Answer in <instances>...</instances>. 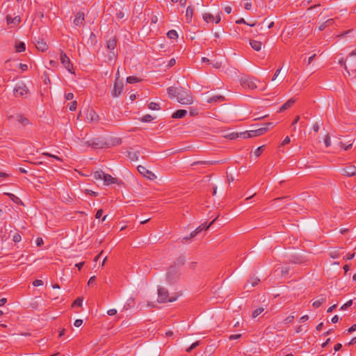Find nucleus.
<instances>
[{
	"label": "nucleus",
	"mask_w": 356,
	"mask_h": 356,
	"mask_svg": "<svg viewBox=\"0 0 356 356\" xmlns=\"http://www.w3.org/2000/svg\"><path fill=\"white\" fill-rule=\"evenodd\" d=\"M176 63V60L175 58H172L170 60L169 63H168V67H171L172 66H174Z\"/></svg>",
	"instance_id": "obj_61"
},
{
	"label": "nucleus",
	"mask_w": 356,
	"mask_h": 356,
	"mask_svg": "<svg viewBox=\"0 0 356 356\" xmlns=\"http://www.w3.org/2000/svg\"><path fill=\"white\" fill-rule=\"evenodd\" d=\"M13 240L15 243H18L22 240L21 235L19 233H16L13 238Z\"/></svg>",
	"instance_id": "obj_43"
},
{
	"label": "nucleus",
	"mask_w": 356,
	"mask_h": 356,
	"mask_svg": "<svg viewBox=\"0 0 356 356\" xmlns=\"http://www.w3.org/2000/svg\"><path fill=\"white\" fill-rule=\"evenodd\" d=\"M342 175L347 177H353L356 175V167L353 165L346 166L342 169Z\"/></svg>",
	"instance_id": "obj_11"
},
{
	"label": "nucleus",
	"mask_w": 356,
	"mask_h": 356,
	"mask_svg": "<svg viewBox=\"0 0 356 356\" xmlns=\"http://www.w3.org/2000/svg\"><path fill=\"white\" fill-rule=\"evenodd\" d=\"M334 19H327L325 22L322 23L319 26H318V30L319 31H323L325 29V28L332 25L334 24Z\"/></svg>",
	"instance_id": "obj_22"
},
{
	"label": "nucleus",
	"mask_w": 356,
	"mask_h": 356,
	"mask_svg": "<svg viewBox=\"0 0 356 356\" xmlns=\"http://www.w3.org/2000/svg\"><path fill=\"white\" fill-rule=\"evenodd\" d=\"M8 195L9 196V197L10 198V200L14 202L16 204H19V203H22V201L21 200L17 197L16 195H15L14 194H12V193H8Z\"/></svg>",
	"instance_id": "obj_32"
},
{
	"label": "nucleus",
	"mask_w": 356,
	"mask_h": 356,
	"mask_svg": "<svg viewBox=\"0 0 356 356\" xmlns=\"http://www.w3.org/2000/svg\"><path fill=\"white\" fill-rule=\"evenodd\" d=\"M140 156L138 151H128L127 157L132 161H137Z\"/></svg>",
	"instance_id": "obj_20"
},
{
	"label": "nucleus",
	"mask_w": 356,
	"mask_h": 356,
	"mask_svg": "<svg viewBox=\"0 0 356 356\" xmlns=\"http://www.w3.org/2000/svg\"><path fill=\"white\" fill-rule=\"evenodd\" d=\"M203 19L206 22H209L214 19V16L210 13H204L203 15Z\"/></svg>",
	"instance_id": "obj_33"
},
{
	"label": "nucleus",
	"mask_w": 356,
	"mask_h": 356,
	"mask_svg": "<svg viewBox=\"0 0 356 356\" xmlns=\"http://www.w3.org/2000/svg\"><path fill=\"white\" fill-rule=\"evenodd\" d=\"M239 136H240V137H242V138H251L250 131H245V132H241V133H240V134H239Z\"/></svg>",
	"instance_id": "obj_42"
},
{
	"label": "nucleus",
	"mask_w": 356,
	"mask_h": 356,
	"mask_svg": "<svg viewBox=\"0 0 356 356\" xmlns=\"http://www.w3.org/2000/svg\"><path fill=\"white\" fill-rule=\"evenodd\" d=\"M16 120L23 126H27L31 124L30 120L22 114H19L16 116Z\"/></svg>",
	"instance_id": "obj_15"
},
{
	"label": "nucleus",
	"mask_w": 356,
	"mask_h": 356,
	"mask_svg": "<svg viewBox=\"0 0 356 356\" xmlns=\"http://www.w3.org/2000/svg\"><path fill=\"white\" fill-rule=\"evenodd\" d=\"M238 137H240V136H239V134H238V133H232L228 135V138L231 140L236 139Z\"/></svg>",
	"instance_id": "obj_48"
},
{
	"label": "nucleus",
	"mask_w": 356,
	"mask_h": 356,
	"mask_svg": "<svg viewBox=\"0 0 356 356\" xmlns=\"http://www.w3.org/2000/svg\"><path fill=\"white\" fill-rule=\"evenodd\" d=\"M187 113V111L184 109H179L176 111L172 115V118L175 119H179L184 118Z\"/></svg>",
	"instance_id": "obj_19"
},
{
	"label": "nucleus",
	"mask_w": 356,
	"mask_h": 356,
	"mask_svg": "<svg viewBox=\"0 0 356 356\" xmlns=\"http://www.w3.org/2000/svg\"><path fill=\"white\" fill-rule=\"evenodd\" d=\"M84 16L85 15L83 12H78L74 19V24L77 26H79L81 24H83L85 19Z\"/></svg>",
	"instance_id": "obj_12"
},
{
	"label": "nucleus",
	"mask_w": 356,
	"mask_h": 356,
	"mask_svg": "<svg viewBox=\"0 0 356 356\" xmlns=\"http://www.w3.org/2000/svg\"><path fill=\"white\" fill-rule=\"evenodd\" d=\"M241 85L245 88H250L254 90L257 88V85L254 79L250 76H243L241 80Z\"/></svg>",
	"instance_id": "obj_7"
},
{
	"label": "nucleus",
	"mask_w": 356,
	"mask_h": 356,
	"mask_svg": "<svg viewBox=\"0 0 356 356\" xmlns=\"http://www.w3.org/2000/svg\"><path fill=\"white\" fill-rule=\"evenodd\" d=\"M189 113L191 116H195L197 115L198 111L195 108H190Z\"/></svg>",
	"instance_id": "obj_51"
},
{
	"label": "nucleus",
	"mask_w": 356,
	"mask_h": 356,
	"mask_svg": "<svg viewBox=\"0 0 356 356\" xmlns=\"http://www.w3.org/2000/svg\"><path fill=\"white\" fill-rule=\"evenodd\" d=\"M154 119V117H152L151 115L149 114H147V115H145L142 119H141V121L143 122H150L151 121H152Z\"/></svg>",
	"instance_id": "obj_34"
},
{
	"label": "nucleus",
	"mask_w": 356,
	"mask_h": 356,
	"mask_svg": "<svg viewBox=\"0 0 356 356\" xmlns=\"http://www.w3.org/2000/svg\"><path fill=\"white\" fill-rule=\"evenodd\" d=\"M36 48L44 52L47 49H48V47L46 44V42H44L43 40H41V41H38L36 44Z\"/></svg>",
	"instance_id": "obj_24"
},
{
	"label": "nucleus",
	"mask_w": 356,
	"mask_h": 356,
	"mask_svg": "<svg viewBox=\"0 0 356 356\" xmlns=\"http://www.w3.org/2000/svg\"><path fill=\"white\" fill-rule=\"evenodd\" d=\"M117 313V310L115 309H109L108 312H107V314L109 316H113L115 314H116Z\"/></svg>",
	"instance_id": "obj_62"
},
{
	"label": "nucleus",
	"mask_w": 356,
	"mask_h": 356,
	"mask_svg": "<svg viewBox=\"0 0 356 356\" xmlns=\"http://www.w3.org/2000/svg\"><path fill=\"white\" fill-rule=\"evenodd\" d=\"M264 309L263 307H259L254 309L252 312V317L256 318L259 314H261L264 312Z\"/></svg>",
	"instance_id": "obj_35"
},
{
	"label": "nucleus",
	"mask_w": 356,
	"mask_h": 356,
	"mask_svg": "<svg viewBox=\"0 0 356 356\" xmlns=\"http://www.w3.org/2000/svg\"><path fill=\"white\" fill-rule=\"evenodd\" d=\"M324 143H325V146L327 147H330L331 145V140H330V138L328 135H327L325 138V140H324Z\"/></svg>",
	"instance_id": "obj_46"
},
{
	"label": "nucleus",
	"mask_w": 356,
	"mask_h": 356,
	"mask_svg": "<svg viewBox=\"0 0 356 356\" xmlns=\"http://www.w3.org/2000/svg\"><path fill=\"white\" fill-rule=\"evenodd\" d=\"M60 60L63 66L71 74H74L73 65L71 63L69 57L66 55V54L60 50Z\"/></svg>",
	"instance_id": "obj_6"
},
{
	"label": "nucleus",
	"mask_w": 356,
	"mask_h": 356,
	"mask_svg": "<svg viewBox=\"0 0 356 356\" xmlns=\"http://www.w3.org/2000/svg\"><path fill=\"white\" fill-rule=\"evenodd\" d=\"M295 102L296 101L294 99H293V98L289 99L286 103H284L280 108V110L278 111V112L281 113V112H284V111L287 110L288 108H289L294 104Z\"/></svg>",
	"instance_id": "obj_16"
},
{
	"label": "nucleus",
	"mask_w": 356,
	"mask_h": 356,
	"mask_svg": "<svg viewBox=\"0 0 356 356\" xmlns=\"http://www.w3.org/2000/svg\"><path fill=\"white\" fill-rule=\"evenodd\" d=\"M225 100V98L224 96L218 95H214V96L210 97L209 99H208L207 102L211 104V103H214V102H222Z\"/></svg>",
	"instance_id": "obj_18"
},
{
	"label": "nucleus",
	"mask_w": 356,
	"mask_h": 356,
	"mask_svg": "<svg viewBox=\"0 0 356 356\" xmlns=\"http://www.w3.org/2000/svg\"><path fill=\"white\" fill-rule=\"evenodd\" d=\"M104 174L105 173L100 170L95 172L93 174V177L95 179H103Z\"/></svg>",
	"instance_id": "obj_31"
},
{
	"label": "nucleus",
	"mask_w": 356,
	"mask_h": 356,
	"mask_svg": "<svg viewBox=\"0 0 356 356\" xmlns=\"http://www.w3.org/2000/svg\"><path fill=\"white\" fill-rule=\"evenodd\" d=\"M308 319H309V316H308L307 315H304V316H302L299 319V322H300V323H304V322L307 321Z\"/></svg>",
	"instance_id": "obj_59"
},
{
	"label": "nucleus",
	"mask_w": 356,
	"mask_h": 356,
	"mask_svg": "<svg viewBox=\"0 0 356 356\" xmlns=\"http://www.w3.org/2000/svg\"><path fill=\"white\" fill-rule=\"evenodd\" d=\"M102 213H103V210L102 209H99L97 211L96 213V215H95V218H101V216H102Z\"/></svg>",
	"instance_id": "obj_63"
},
{
	"label": "nucleus",
	"mask_w": 356,
	"mask_h": 356,
	"mask_svg": "<svg viewBox=\"0 0 356 356\" xmlns=\"http://www.w3.org/2000/svg\"><path fill=\"white\" fill-rule=\"evenodd\" d=\"M353 304V300H348L346 303H345L344 305H343L341 307V310H345L348 307H350Z\"/></svg>",
	"instance_id": "obj_41"
},
{
	"label": "nucleus",
	"mask_w": 356,
	"mask_h": 356,
	"mask_svg": "<svg viewBox=\"0 0 356 356\" xmlns=\"http://www.w3.org/2000/svg\"><path fill=\"white\" fill-rule=\"evenodd\" d=\"M33 285L34 286H40L43 285V282L41 280H35L33 282Z\"/></svg>",
	"instance_id": "obj_47"
},
{
	"label": "nucleus",
	"mask_w": 356,
	"mask_h": 356,
	"mask_svg": "<svg viewBox=\"0 0 356 356\" xmlns=\"http://www.w3.org/2000/svg\"><path fill=\"white\" fill-rule=\"evenodd\" d=\"M200 342L199 341H196L193 343H192L190 347H188L187 349H186V351L188 353H190L191 351H192L193 349H195L198 345H199Z\"/></svg>",
	"instance_id": "obj_40"
},
{
	"label": "nucleus",
	"mask_w": 356,
	"mask_h": 356,
	"mask_svg": "<svg viewBox=\"0 0 356 356\" xmlns=\"http://www.w3.org/2000/svg\"><path fill=\"white\" fill-rule=\"evenodd\" d=\"M140 81V79L139 78L134 76H130L127 78V82L130 84L138 83Z\"/></svg>",
	"instance_id": "obj_30"
},
{
	"label": "nucleus",
	"mask_w": 356,
	"mask_h": 356,
	"mask_svg": "<svg viewBox=\"0 0 356 356\" xmlns=\"http://www.w3.org/2000/svg\"><path fill=\"white\" fill-rule=\"evenodd\" d=\"M185 262H186L185 256L184 255H180L177 259L176 261L175 262V264L173 265H176L179 268V266L184 265Z\"/></svg>",
	"instance_id": "obj_26"
},
{
	"label": "nucleus",
	"mask_w": 356,
	"mask_h": 356,
	"mask_svg": "<svg viewBox=\"0 0 356 356\" xmlns=\"http://www.w3.org/2000/svg\"><path fill=\"white\" fill-rule=\"evenodd\" d=\"M181 273L179 268L176 265H171L166 274V281L170 284H173L179 280Z\"/></svg>",
	"instance_id": "obj_2"
},
{
	"label": "nucleus",
	"mask_w": 356,
	"mask_h": 356,
	"mask_svg": "<svg viewBox=\"0 0 356 356\" xmlns=\"http://www.w3.org/2000/svg\"><path fill=\"white\" fill-rule=\"evenodd\" d=\"M104 182L105 185H110L111 184H118V179L113 177L111 175L108 174H104L103 177Z\"/></svg>",
	"instance_id": "obj_14"
},
{
	"label": "nucleus",
	"mask_w": 356,
	"mask_h": 356,
	"mask_svg": "<svg viewBox=\"0 0 356 356\" xmlns=\"http://www.w3.org/2000/svg\"><path fill=\"white\" fill-rule=\"evenodd\" d=\"M96 280V277L95 276H92L90 278L88 282V286H92L93 284V283L95 282Z\"/></svg>",
	"instance_id": "obj_57"
},
{
	"label": "nucleus",
	"mask_w": 356,
	"mask_h": 356,
	"mask_svg": "<svg viewBox=\"0 0 356 356\" xmlns=\"http://www.w3.org/2000/svg\"><path fill=\"white\" fill-rule=\"evenodd\" d=\"M26 49L25 43L23 42H19V43L15 44V50L17 52H22Z\"/></svg>",
	"instance_id": "obj_27"
},
{
	"label": "nucleus",
	"mask_w": 356,
	"mask_h": 356,
	"mask_svg": "<svg viewBox=\"0 0 356 356\" xmlns=\"http://www.w3.org/2000/svg\"><path fill=\"white\" fill-rule=\"evenodd\" d=\"M74 98V94L72 92H68L65 94V99L67 100H71Z\"/></svg>",
	"instance_id": "obj_56"
},
{
	"label": "nucleus",
	"mask_w": 356,
	"mask_h": 356,
	"mask_svg": "<svg viewBox=\"0 0 356 356\" xmlns=\"http://www.w3.org/2000/svg\"><path fill=\"white\" fill-rule=\"evenodd\" d=\"M137 169L141 175L150 180H154L156 178V176L152 172L147 170L145 166L138 165Z\"/></svg>",
	"instance_id": "obj_10"
},
{
	"label": "nucleus",
	"mask_w": 356,
	"mask_h": 356,
	"mask_svg": "<svg viewBox=\"0 0 356 356\" xmlns=\"http://www.w3.org/2000/svg\"><path fill=\"white\" fill-rule=\"evenodd\" d=\"M355 330H356V324H353L346 331L348 333H351Z\"/></svg>",
	"instance_id": "obj_52"
},
{
	"label": "nucleus",
	"mask_w": 356,
	"mask_h": 356,
	"mask_svg": "<svg viewBox=\"0 0 356 356\" xmlns=\"http://www.w3.org/2000/svg\"><path fill=\"white\" fill-rule=\"evenodd\" d=\"M88 147L93 149H103L110 147V143L102 138H95L86 142Z\"/></svg>",
	"instance_id": "obj_3"
},
{
	"label": "nucleus",
	"mask_w": 356,
	"mask_h": 356,
	"mask_svg": "<svg viewBox=\"0 0 356 356\" xmlns=\"http://www.w3.org/2000/svg\"><path fill=\"white\" fill-rule=\"evenodd\" d=\"M99 118L97 113L93 110L90 109L88 111L86 119L88 122L97 121Z\"/></svg>",
	"instance_id": "obj_13"
},
{
	"label": "nucleus",
	"mask_w": 356,
	"mask_h": 356,
	"mask_svg": "<svg viewBox=\"0 0 356 356\" xmlns=\"http://www.w3.org/2000/svg\"><path fill=\"white\" fill-rule=\"evenodd\" d=\"M341 348H342L341 343H337L334 347V350L337 352V351L340 350Z\"/></svg>",
	"instance_id": "obj_64"
},
{
	"label": "nucleus",
	"mask_w": 356,
	"mask_h": 356,
	"mask_svg": "<svg viewBox=\"0 0 356 356\" xmlns=\"http://www.w3.org/2000/svg\"><path fill=\"white\" fill-rule=\"evenodd\" d=\"M236 23L238 24H247L250 26H254L256 25V22H253V23H248L245 21V19L243 18H241L238 20L236 21Z\"/></svg>",
	"instance_id": "obj_36"
},
{
	"label": "nucleus",
	"mask_w": 356,
	"mask_h": 356,
	"mask_svg": "<svg viewBox=\"0 0 356 356\" xmlns=\"http://www.w3.org/2000/svg\"><path fill=\"white\" fill-rule=\"evenodd\" d=\"M83 323V320L81 319H76L75 321H74V326L76 327H80Z\"/></svg>",
	"instance_id": "obj_55"
},
{
	"label": "nucleus",
	"mask_w": 356,
	"mask_h": 356,
	"mask_svg": "<svg viewBox=\"0 0 356 356\" xmlns=\"http://www.w3.org/2000/svg\"><path fill=\"white\" fill-rule=\"evenodd\" d=\"M83 298H80L79 297L78 298H76L73 304H72V306H76V307H81L82 306V302H83Z\"/></svg>",
	"instance_id": "obj_38"
},
{
	"label": "nucleus",
	"mask_w": 356,
	"mask_h": 356,
	"mask_svg": "<svg viewBox=\"0 0 356 356\" xmlns=\"http://www.w3.org/2000/svg\"><path fill=\"white\" fill-rule=\"evenodd\" d=\"M124 14L122 11H119L117 14H116V17L118 19H121L124 17Z\"/></svg>",
	"instance_id": "obj_60"
},
{
	"label": "nucleus",
	"mask_w": 356,
	"mask_h": 356,
	"mask_svg": "<svg viewBox=\"0 0 356 356\" xmlns=\"http://www.w3.org/2000/svg\"><path fill=\"white\" fill-rule=\"evenodd\" d=\"M294 319V316L293 315H290V316H288L284 320V323L285 324H288V323H291Z\"/></svg>",
	"instance_id": "obj_44"
},
{
	"label": "nucleus",
	"mask_w": 356,
	"mask_h": 356,
	"mask_svg": "<svg viewBox=\"0 0 356 356\" xmlns=\"http://www.w3.org/2000/svg\"><path fill=\"white\" fill-rule=\"evenodd\" d=\"M249 282H251V284L252 286H255L258 284V283L260 282V280L257 277H250V280Z\"/></svg>",
	"instance_id": "obj_39"
},
{
	"label": "nucleus",
	"mask_w": 356,
	"mask_h": 356,
	"mask_svg": "<svg viewBox=\"0 0 356 356\" xmlns=\"http://www.w3.org/2000/svg\"><path fill=\"white\" fill-rule=\"evenodd\" d=\"M241 337V334H232L229 337V340H235V339H240Z\"/></svg>",
	"instance_id": "obj_50"
},
{
	"label": "nucleus",
	"mask_w": 356,
	"mask_h": 356,
	"mask_svg": "<svg viewBox=\"0 0 356 356\" xmlns=\"http://www.w3.org/2000/svg\"><path fill=\"white\" fill-rule=\"evenodd\" d=\"M339 63H340V65H341V66H344V69H345V70H346V71L347 72V73L350 75V72L348 71V68H347V67H346V63H345V62L343 60V59H341V60H339Z\"/></svg>",
	"instance_id": "obj_54"
},
{
	"label": "nucleus",
	"mask_w": 356,
	"mask_h": 356,
	"mask_svg": "<svg viewBox=\"0 0 356 356\" xmlns=\"http://www.w3.org/2000/svg\"><path fill=\"white\" fill-rule=\"evenodd\" d=\"M76 106H77L76 102L74 101L71 103L69 108L70 111H74L76 109Z\"/></svg>",
	"instance_id": "obj_49"
},
{
	"label": "nucleus",
	"mask_w": 356,
	"mask_h": 356,
	"mask_svg": "<svg viewBox=\"0 0 356 356\" xmlns=\"http://www.w3.org/2000/svg\"><path fill=\"white\" fill-rule=\"evenodd\" d=\"M116 44H117V40H116L115 37H113L112 38H110L107 41L106 47L110 51H114V49L116 47Z\"/></svg>",
	"instance_id": "obj_17"
},
{
	"label": "nucleus",
	"mask_w": 356,
	"mask_h": 356,
	"mask_svg": "<svg viewBox=\"0 0 356 356\" xmlns=\"http://www.w3.org/2000/svg\"><path fill=\"white\" fill-rule=\"evenodd\" d=\"M167 91L170 98L176 97L177 102L181 104L188 105L193 103L191 92L185 88L171 86L168 88Z\"/></svg>",
	"instance_id": "obj_1"
},
{
	"label": "nucleus",
	"mask_w": 356,
	"mask_h": 356,
	"mask_svg": "<svg viewBox=\"0 0 356 356\" xmlns=\"http://www.w3.org/2000/svg\"><path fill=\"white\" fill-rule=\"evenodd\" d=\"M193 14V8L191 6H188L186 8V17L187 22H190L191 21L192 17Z\"/></svg>",
	"instance_id": "obj_25"
},
{
	"label": "nucleus",
	"mask_w": 356,
	"mask_h": 356,
	"mask_svg": "<svg viewBox=\"0 0 356 356\" xmlns=\"http://www.w3.org/2000/svg\"><path fill=\"white\" fill-rule=\"evenodd\" d=\"M324 302H325V298L321 296L318 300H315L312 305L315 308L319 307Z\"/></svg>",
	"instance_id": "obj_28"
},
{
	"label": "nucleus",
	"mask_w": 356,
	"mask_h": 356,
	"mask_svg": "<svg viewBox=\"0 0 356 356\" xmlns=\"http://www.w3.org/2000/svg\"><path fill=\"white\" fill-rule=\"evenodd\" d=\"M219 216H218L216 218H214L207 226H205L204 224H202L200 225L198 227L195 229V230L199 233H200L204 229H208L213 223L214 222L218 219Z\"/></svg>",
	"instance_id": "obj_23"
},
{
	"label": "nucleus",
	"mask_w": 356,
	"mask_h": 356,
	"mask_svg": "<svg viewBox=\"0 0 356 356\" xmlns=\"http://www.w3.org/2000/svg\"><path fill=\"white\" fill-rule=\"evenodd\" d=\"M35 243L38 246H41L44 243L43 239L40 237H38L36 238Z\"/></svg>",
	"instance_id": "obj_53"
},
{
	"label": "nucleus",
	"mask_w": 356,
	"mask_h": 356,
	"mask_svg": "<svg viewBox=\"0 0 356 356\" xmlns=\"http://www.w3.org/2000/svg\"><path fill=\"white\" fill-rule=\"evenodd\" d=\"M13 93L16 97H26L29 93V90L24 82H19L14 88Z\"/></svg>",
	"instance_id": "obj_5"
},
{
	"label": "nucleus",
	"mask_w": 356,
	"mask_h": 356,
	"mask_svg": "<svg viewBox=\"0 0 356 356\" xmlns=\"http://www.w3.org/2000/svg\"><path fill=\"white\" fill-rule=\"evenodd\" d=\"M167 36L170 39L175 40L178 38V33L175 30H170L167 33Z\"/></svg>",
	"instance_id": "obj_29"
},
{
	"label": "nucleus",
	"mask_w": 356,
	"mask_h": 356,
	"mask_svg": "<svg viewBox=\"0 0 356 356\" xmlns=\"http://www.w3.org/2000/svg\"><path fill=\"white\" fill-rule=\"evenodd\" d=\"M272 126H273V123L268 122V123L266 124L265 127H261V128L255 129V130L250 131L251 138L263 135L269 129V127H272Z\"/></svg>",
	"instance_id": "obj_9"
},
{
	"label": "nucleus",
	"mask_w": 356,
	"mask_h": 356,
	"mask_svg": "<svg viewBox=\"0 0 356 356\" xmlns=\"http://www.w3.org/2000/svg\"><path fill=\"white\" fill-rule=\"evenodd\" d=\"M86 193L94 197H97L98 195V193L92 191L91 190H86Z\"/></svg>",
	"instance_id": "obj_58"
},
{
	"label": "nucleus",
	"mask_w": 356,
	"mask_h": 356,
	"mask_svg": "<svg viewBox=\"0 0 356 356\" xmlns=\"http://www.w3.org/2000/svg\"><path fill=\"white\" fill-rule=\"evenodd\" d=\"M250 44L252 47L253 49H254L257 51H259L261 49L262 43L259 41L250 40Z\"/></svg>",
	"instance_id": "obj_21"
},
{
	"label": "nucleus",
	"mask_w": 356,
	"mask_h": 356,
	"mask_svg": "<svg viewBox=\"0 0 356 356\" xmlns=\"http://www.w3.org/2000/svg\"><path fill=\"white\" fill-rule=\"evenodd\" d=\"M264 146H260L258 148L256 149V150L254 151V155L256 156H259L260 154H261L262 151H263V148H264Z\"/></svg>",
	"instance_id": "obj_45"
},
{
	"label": "nucleus",
	"mask_w": 356,
	"mask_h": 356,
	"mask_svg": "<svg viewBox=\"0 0 356 356\" xmlns=\"http://www.w3.org/2000/svg\"><path fill=\"white\" fill-rule=\"evenodd\" d=\"M177 300V297L169 296L168 291L164 287L158 288V301L159 302H173Z\"/></svg>",
	"instance_id": "obj_4"
},
{
	"label": "nucleus",
	"mask_w": 356,
	"mask_h": 356,
	"mask_svg": "<svg viewBox=\"0 0 356 356\" xmlns=\"http://www.w3.org/2000/svg\"><path fill=\"white\" fill-rule=\"evenodd\" d=\"M123 90V83L118 80V77H116L114 83L113 89L111 92V95L113 97H119Z\"/></svg>",
	"instance_id": "obj_8"
},
{
	"label": "nucleus",
	"mask_w": 356,
	"mask_h": 356,
	"mask_svg": "<svg viewBox=\"0 0 356 356\" xmlns=\"http://www.w3.org/2000/svg\"><path fill=\"white\" fill-rule=\"evenodd\" d=\"M148 108L151 110H159L160 109L159 104L156 102H150L148 104Z\"/></svg>",
	"instance_id": "obj_37"
}]
</instances>
